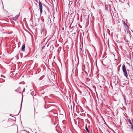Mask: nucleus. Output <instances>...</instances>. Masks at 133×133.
<instances>
[{
    "mask_svg": "<svg viewBox=\"0 0 133 133\" xmlns=\"http://www.w3.org/2000/svg\"><path fill=\"white\" fill-rule=\"evenodd\" d=\"M122 70L124 73V76L126 77H128V74L126 69L125 66L124 65L122 66Z\"/></svg>",
    "mask_w": 133,
    "mask_h": 133,
    "instance_id": "obj_1",
    "label": "nucleus"
},
{
    "mask_svg": "<svg viewBox=\"0 0 133 133\" xmlns=\"http://www.w3.org/2000/svg\"><path fill=\"white\" fill-rule=\"evenodd\" d=\"M38 3L39 7V10H40V13L41 14L42 12V4L40 2H39Z\"/></svg>",
    "mask_w": 133,
    "mask_h": 133,
    "instance_id": "obj_2",
    "label": "nucleus"
},
{
    "mask_svg": "<svg viewBox=\"0 0 133 133\" xmlns=\"http://www.w3.org/2000/svg\"><path fill=\"white\" fill-rule=\"evenodd\" d=\"M19 15H16L13 18V19L14 21H16L18 18L19 17Z\"/></svg>",
    "mask_w": 133,
    "mask_h": 133,
    "instance_id": "obj_3",
    "label": "nucleus"
},
{
    "mask_svg": "<svg viewBox=\"0 0 133 133\" xmlns=\"http://www.w3.org/2000/svg\"><path fill=\"white\" fill-rule=\"evenodd\" d=\"M15 91H16L18 92L21 93V88H18L16 90H15Z\"/></svg>",
    "mask_w": 133,
    "mask_h": 133,
    "instance_id": "obj_4",
    "label": "nucleus"
},
{
    "mask_svg": "<svg viewBox=\"0 0 133 133\" xmlns=\"http://www.w3.org/2000/svg\"><path fill=\"white\" fill-rule=\"evenodd\" d=\"M25 47V44H24L22 46L21 50L22 51H24Z\"/></svg>",
    "mask_w": 133,
    "mask_h": 133,
    "instance_id": "obj_5",
    "label": "nucleus"
},
{
    "mask_svg": "<svg viewBox=\"0 0 133 133\" xmlns=\"http://www.w3.org/2000/svg\"><path fill=\"white\" fill-rule=\"evenodd\" d=\"M127 120L128 122L131 125V126H132V125H133L132 124V123L131 122V120L130 119H127Z\"/></svg>",
    "mask_w": 133,
    "mask_h": 133,
    "instance_id": "obj_6",
    "label": "nucleus"
},
{
    "mask_svg": "<svg viewBox=\"0 0 133 133\" xmlns=\"http://www.w3.org/2000/svg\"><path fill=\"white\" fill-rule=\"evenodd\" d=\"M123 97H124V102H125V104L126 105H127V102H126V98H125V96H124Z\"/></svg>",
    "mask_w": 133,
    "mask_h": 133,
    "instance_id": "obj_7",
    "label": "nucleus"
},
{
    "mask_svg": "<svg viewBox=\"0 0 133 133\" xmlns=\"http://www.w3.org/2000/svg\"><path fill=\"white\" fill-rule=\"evenodd\" d=\"M85 128L86 129V130L87 131V132L88 133H89L90 131H89V130L88 129V128H87V126L85 127Z\"/></svg>",
    "mask_w": 133,
    "mask_h": 133,
    "instance_id": "obj_8",
    "label": "nucleus"
},
{
    "mask_svg": "<svg viewBox=\"0 0 133 133\" xmlns=\"http://www.w3.org/2000/svg\"><path fill=\"white\" fill-rule=\"evenodd\" d=\"M80 49H81L80 52L82 54L84 50H82V48H80Z\"/></svg>",
    "mask_w": 133,
    "mask_h": 133,
    "instance_id": "obj_9",
    "label": "nucleus"
},
{
    "mask_svg": "<svg viewBox=\"0 0 133 133\" xmlns=\"http://www.w3.org/2000/svg\"><path fill=\"white\" fill-rule=\"evenodd\" d=\"M123 23L124 25L128 26V25L127 24H126L125 23V22H124Z\"/></svg>",
    "mask_w": 133,
    "mask_h": 133,
    "instance_id": "obj_10",
    "label": "nucleus"
},
{
    "mask_svg": "<svg viewBox=\"0 0 133 133\" xmlns=\"http://www.w3.org/2000/svg\"><path fill=\"white\" fill-rule=\"evenodd\" d=\"M45 47V46L44 45H43L42 46V50Z\"/></svg>",
    "mask_w": 133,
    "mask_h": 133,
    "instance_id": "obj_11",
    "label": "nucleus"
},
{
    "mask_svg": "<svg viewBox=\"0 0 133 133\" xmlns=\"http://www.w3.org/2000/svg\"><path fill=\"white\" fill-rule=\"evenodd\" d=\"M25 88H24L23 90V92H24V91H25Z\"/></svg>",
    "mask_w": 133,
    "mask_h": 133,
    "instance_id": "obj_12",
    "label": "nucleus"
},
{
    "mask_svg": "<svg viewBox=\"0 0 133 133\" xmlns=\"http://www.w3.org/2000/svg\"><path fill=\"white\" fill-rule=\"evenodd\" d=\"M31 94L32 95V92H31Z\"/></svg>",
    "mask_w": 133,
    "mask_h": 133,
    "instance_id": "obj_13",
    "label": "nucleus"
},
{
    "mask_svg": "<svg viewBox=\"0 0 133 133\" xmlns=\"http://www.w3.org/2000/svg\"><path fill=\"white\" fill-rule=\"evenodd\" d=\"M4 78H5V76H4Z\"/></svg>",
    "mask_w": 133,
    "mask_h": 133,
    "instance_id": "obj_14",
    "label": "nucleus"
},
{
    "mask_svg": "<svg viewBox=\"0 0 133 133\" xmlns=\"http://www.w3.org/2000/svg\"><path fill=\"white\" fill-rule=\"evenodd\" d=\"M82 55H84V54L83 53L82 54Z\"/></svg>",
    "mask_w": 133,
    "mask_h": 133,
    "instance_id": "obj_15",
    "label": "nucleus"
},
{
    "mask_svg": "<svg viewBox=\"0 0 133 133\" xmlns=\"http://www.w3.org/2000/svg\"><path fill=\"white\" fill-rule=\"evenodd\" d=\"M35 133H36V132H35Z\"/></svg>",
    "mask_w": 133,
    "mask_h": 133,
    "instance_id": "obj_16",
    "label": "nucleus"
}]
</instances>
